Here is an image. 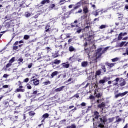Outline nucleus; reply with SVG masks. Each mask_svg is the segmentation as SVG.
Returning a JSON list of instances; mask_svg holds the SVG:
<instances>
[{"mask_svg": "<svg viewBox=\"0 0 128 128\" xmlns=\"http://www.w3.org/2000/svg\"><path fill=\"white\" fill-rule=\"evenodd\" d=\"M100 120L101 122H102L103 124H106V122H108V119H106V117H104L102 118H100Z\"/></svg>", "mask_w": 128, "mask_h": 128, "instance_id": "a878e982", "label": "nucleus"}, {"mask_svg": "<svg viewBox=\"0 0 128 128\" xmlns=\"http://www.w3.org/2000/svg\"><path fill=\"white\" fill-rule=\"evenodd\" d=\"M94 116L95 120H98L100 118V112L98 111H95L94 112Z\"/></svg>", "mask_w": 128, "mask_h": 128, "instance_id": "f3484780", "label": "nucleus"}, {"mask_svg": "<svg viewBox=\"0 0 128 128\" xmlns=\"http://www.w3.org/2000/svg\"><path fill=\"white\" fill-rule=\"evenodd\" d=\"M88 44V42H86V44H84V52H88V48H86Z\"/></svg>", "mask_w": 128, "mask_h": 128, "instance_id": "c85d7f7f", "label": "nucleus"}, {"mask_svg": "<svg viewBox=\"0 0 128 128\" xmlns=\"http://www.w3.org/2000/svg\"><path fill=\"white\" fill-rule=\"evenodd\" d=\"M96 96L97 98H102V95L100 94V93H99L96 94Z\"/></svg>", "mask_w": 128, "mask_h": 128, "instance_id": "49530a36", "label": "nucleus"}, {"mask_svg": "<svg viewBox=\"0 0 128 128\" xmlns=\"http://www.w3.org/2000/svg\"><path fill=\"white\" fill-rule=\"evenodd\" d=\"M54 58H58V54H54Z\"/></svg>", "mask_w": 128, "mask_h": 128, "instance_id": "13d9d810", "label": "nucleus"}, {"mask_svg": "<svg viewBox=\"0 0 128 128\" xmlns=\"http://www.w3.org/2000/svg\"><path fill=\"white\" fill-rule=\"evenodd\" d=\"M30 16H32V14L28 12H26L25 14V16H26V18H30Z\"/></svg>", "mask_w": 128, "mask_h": 128, "instance_id": "4c0bfd02", "label": "nucleus"}, {"mask_svg": "<svg viewBox=\"0 0 128 128\" xmlns=\"http://www.w3.org/2000/svg\"><path fill=\"white\" fill-rule=\"evenodd\" d=\"M98 128H104V124H100L98 126Z\"/></svg>", "mask_w": 128, "mask_h": 128, "instance_id": "c03bdc74", "label": "nucleus"}, {"mask_svg": "<svg viewBox=\"0 0 128 128\" xmlns=\"http://www.w3.org/2000/svg\"><path fill=\"white\" fill-rule=\"evenodd\" d=\"M81 106H86V104L85 102H82V103L81 104Z\"/></svg>", "mask_w": 128, "mask_h": 128, "instance_id": "4d7b16f0", "label": "nucleus"}, {"mask_svg": "<svg viewBox=\"0 0 128 128\" xmlns=\"http://www.w3.org/2000/svg\"><path fill=\"white\" fill-rule=\"evenodd\" d=\"M102 48H100L97 50V52H96V56H98H98L96 57L97 60L100 58L102 56V54L100 53L102 52Z\"/></svg>", "mask_w": 128, "mask_h": 128, "instance_id": "39448f33", "label": "nucleus"}, {"mask_svg": "<svg viewBox=\"0 0 128 128\" xmlns=\"http://www.w3.org/2000/svg\"><path fill=\"white\" fill-rule=\"evenodd\" d=\"M101 74H102V70L101 69H100V70H98V71H96V76H99Z\"/></svg>", "mask_w": 128, "mask_h": 128, "instance_id": "5701e85b", "label": "nucleus"}, {"mask_svg": "<svg viewBox=\"0 0 128 128\" xmlns=\"http://www.w3.org/2000/svg\"><path fill=\"white\" fill-rule=\"evenodd\" d=\"M13 50H18V46H13Z\"/></svg>", "mask_w": 128, "mask_h": 128, "instance_id": "de8ad7c7", "label": "nucleus"}, {"mask_svg": "<svg viewBox=\"0 0 128 128\" xmlns=\"http://www.w3.org/2000/svg\"><path fill=\"white\" fill-rule=\"evenodd\" d=\"M90 100H94V96H90Z\"/></svg>", "mask_w": 128, "mask_h": 128, "instance_id": "e2e57ef3", "label": "nucleus"}, {"mask_svg": "<svg viewBox=\"0 0 128 128\" xmlns=\"http://www.w3.org/2000/svg\"><path fill=\"white\" fill-rule=\"evenodd\" d=\"M126 44V42H122V43H120V48H122V46H124V44Z\"/></svg>", "mask_w": 128, "mask_h": 128, "instance_id": "37998d69", "label": "nucleus"}, {"mask_svg": "<svg viewBox=\"0 0 128 128\" xmlns=\"http://www.w3.org/2000/svg\"><path fill=\"white\" fill-rule=\"evenodd\" d=\"M123 54L124 56H126V54H127V56H128V48L126 50V53H124Z\"/></svg>", "mask_w": 128, "mask_h": 128, "instance_id": "bf43d9fd", "label": "nucleus"}, {"mask_svg": "<svg viewBox=\"0 0 128 128\" xmlns=\"http://www.w3.org/2000/svg\"><path fill=\"white\" fill-rule=\"evenodd\" d=\"M72 78H70L68 80L66 81L65 84H68V82H72Z\"/></svg>", "mask_w": 128, "mask_h": 128, "instance_id": "8fccbe9b", "label": "nucleus"}, {"mask_svg": "<svg viewBox=\"0 0 128 128\" xmlns=\"http://www.w3.org/2000/svg\"><path fill=\"white\" fill-rule=\"evenodd\" d=\"M99 84H106V80H104V79L102 80H100L99 82Z\"/></svg>", "mask_w": 128, "mask_h": 128, "instance_id": "e433bc0d", "label": "nucleus"}, {"mask_svg": "<svg viewBox=\"0 0 128 128\" xmlns=\"http://www.w3.org/2000/svg\"><path fill=\"white\" fill-rule=\"evenodd\" d=\"M16 62V57H13L11 60H10L8 64L4 67V70H8V68H12V64Z\"/></svg>", "mask_w": 128, "mask_h": 128, "instance_id": "f257e3e1", "label": "nucleus"}, {"mask_svg": "<svg viewBox=\"0 0 128 128\" xmlns=\"http://www.w3.org/2000/svg\"><path fill=\"white\" fill-rule=\"evenodd\" d=\"M106 66H108V68H110V70H112V68H114V66H116V63H110L108 62H106L105 64Z\"/></svg>", "mask_w": 128, "mask_h": 128, "instance_id": "20e7f679", "label": "nucleus"}, {"mask_svg": "<svg viewBox=\"0 0 128 128\" xmlns=\"http://www.w3.org/2000/svg\"><path fill=\"white\" fill-rule=\"evenodd\" d=\"M27 88L28 90H32V86H30V84H28L27 85Z\"/></svg>", "mask_w": 128, "mask_h": 128, "instance_id": "09e8293b", "label": "nucleus"}, {"mask_svg": "<svg viewBox=\"0 0 128 128\" xmlns=\"http://www.w3.org/2000/svg\"><path fill=\"white\" fill-rule=\"evenodd\" d=\"M112 62H118V58H116L112 59Z\"/></svg>", "mask_w": 128, "mask_h": 128, "instance_id": "ea45409f", "label": "nucleus"}, {"mask_svg": "<svg viewBox=\"0 0 128 128\" xmlns=\"http://www.w3.org/2000/svg\"><path fill=\"white\" fill-rule=\"evenodd\" d=\"M122 122V119L120 118H119L116 120V122Z\"/></svg>", "mask_w": 128, "mask_h": 128, "instance_id": "774afa93", "label": "nucleus"}, {"mask_svg": "<svg viewBox=\"0 0 128 128\" xmlns=\"http://www.w3.org/2000/svg\"><path fill=\"white\" fill-rule=\"evenodd\" d=\"M124 36V34L122 32L120 33L118 37V40H122V36Z\"/></svg>", "mask_w": 128, "mask_h": 128, "instance_id": "cd10ccee", "label": "nucleus"}, {"mask_svg": "<svg viewBox=\"0 0 128 128\" xmlns=\"http://www.w3.org/2000/svg\"><path fill=\"white\" fill-rule=\"evenodd\" d=\"M18 62H19L18 64H20V62L22 64H24V58H19L18 60Z\"/></svg>", "mask_w": 128, "mask_h": 128, "instance_id": "a19ab883", "label": "nucleus"}, {"mask_svg": "<svg viewBox=\"0 0 128 128\" xmlns=\"http://www.w3.org/2000/svg\"><path fill=\"white\" fill-rule=\"evenodd\" d=\"M71 128H76V126L74 124H73L71 126Z\"/></svg>", "mask_w": 128, "mask_h": 128, "instance_id": "0e129e2a", "label": "nucleus"}, {"mask_svg": "<svg viewBox=\"0 0 128 128\" xmlns=\"http://www.w3.org/2000/svg\"><path fill=\"white\" fill-rule=\"evenodd\" d=\"M50 0H44L43 1H42L41 2V6H44V4H50Z\"/></svg>", "mask_w": 128, "mask_h": 128, "instance_id": "a211bd4d", "label": "nucleus"}, {"mask_svg": "<svg viewBox=\"0 0 128 128\" xmlns=\"http://www.w3.org/2000/svg\"><path fill=\"white\" fill-rule=\"evenodd\" d=\"M54 8H56V4H52L49 7V8H50V10H54Z\"/></svg>", "mask_w": 128, "mask_h": 128, "instance_id": "c9c22d12", "label": "nucleus"}, {"mask_svg": "<svg viewBox=\"0 0 128 128\" xmlns=\"http://www.w3.org/2000/svg\"><path fill=\"white\" fill-rule=\"evenodd\" d=\"M120 78H117L114 81H112V82H116V84H114V86H118V82H120Z\"/></svg>", "mask_w": 128, "mask_h": 128, "instance_id": "7c9ffc66", "label": "nucleus"}, {"mask_svg": "<svg viewBox=\"0 0 128 128\" xmlns=\"http://www.w3.org/2000/svg\"><path fill=\"white\" fill-rule=\"evenodd\" d=\"M69 51L70 52H76V48H74V46H71L69 48Z\"/></svg>", "mask_w": 128, "mask_h": 128, "instance_id": "412c9836", "label": "nucleus"}, {"mask_svg": "<svg viewBox=\"0 0 128 128\" xmlns=\"http://www.w3.org/2000/svg\"><path fill=\"white\" fill-rule=\"evenodd\" d=\"M24 86H20V88H18L16 90V92H24L26 90L23 89Z\"/></svg>", "mask_w": 128, "mask_h": 128, "instance_id": "1a4fd4ad", "label": "nucleus"}, {"mask_svg": "<svg viewBox=\"0 0 128 128\" xmlns=\"http://www.w3.org/2000/svg\"><path fill=\"white\" fill-rule=\"evenodd\" d=\"M26 2L23 1L21 4H20V8H28L30 6V4H29L28 5H27L26 4Z\"/></svg>", "mask_w": 128, "mask_h": 128, "instance_id": "6e6552de", "label": "nucleus"}, {"mask_svg": "<svg viewBox=\"0 0 128 128\" xmlns=\"http://www.w3.org/2000/svg\"><path fill=\"white\" fill-rule=\"evenodd\" d=\"M106 104L104 102L98 106V108L102 109V112H104V108H106Z\"/></svg>", "mask_w": 128, "mask_h": 128, "instance_id": "0eeeda50", "label": "nucleus"}, {"mask_svg": "<svg viewBox=\"0 0 128 128\" xmlns=\"http://www.w3.org/2000/svg\"><path fill=\"white\" fill-rule=\"evenodd\" d=\"M108 26L106 25H102L100 28V30H104V28H106Z\"/></svg>", "mask_w": 128, "mask_h": 128, "instance_id": "473e14b6", "label": "nucleus"}, {"mask_svg": "<svg viewBox=\"0 0 128 128\" xmlns=\"http://www.w3.org/2000/svg\"><path fill=\"white\" fill-rule=\"evenodd\" d=\"M58 72L56 71V72H54L52 74L51 76H52V78H54V76H58Z\"/></svg>", "mask_w": 128, "mask_h": 128, "instance_id": "b1692460", "label": "nucleus"}, {"mask_svg": "<svg viewBox=\"0 0 128 128\" xmlns=\"http://www.w3.org/2000/svg\"><path fill=\"white\" fill-rule=\"evenodd\" d=\"M88 66V62H84L82 63V68H86Z\"/></svg>", "mask_w": 128, "mask_h": 128, "instance_id": "aec40b11", "label": "nucleus"}, {"mask_svg": "<svg viewBox=\"0 0 128 128\" xmlns=\"http://www.w3.org/2000/svg\"><path fill=\"white\" fill-rule=\"evenodd\" d=\"M104 80H105V82H108L110 80V78H108V77H104Z\"/></svg>", "mask_w": 128, "mask_h": 128, "instance_id": "58836bf2", "label": "nucleus"}, {"mask_svg": "<svg viewBox=\"0 0 128 128\" xmlns=\"http://www.w3.org/2000/svg\"><path fill=\"white\" fill-rule=\"evenodd\" d=\"M100 14V12H96V14H94L95 16H98Z\"/></svg>", "mask_w": 128, "mask_h": 128, "instance_id": "680f3d73", "label": "nucleus"}, {"mask_svg": "<svg viewBox=\"0 0 128 128\" xmlns=\"http://www.w3.org/2000/svg\"><path fill=\"white\" fill-rule=\"evenodd\" d=\"M126 84V81H124L122 83L120 84V86L121 88H122V86H124Z\"/></svg>", "mask_w": 128, "mask_h": 128, "instance_id": "72a5a7b5", "label": "nucleus"}, {"mask_svg": "<svg viewBox=\"0 0 128 128\" xmlns=\"http://www.w3.org/2000/svg\"><path fill=\"white\" fill-rule=\"evenodd\" d=\"M72 14V11L66 13L64 14V16L62 18V19L66 20V18H70V14Z\"/></svg>", "mask_w": 128, "mask_h": 128, "instance_id": "9d476101", "label": "nucleus"}, {"mask_svg": "<svg viewBox=\"0 0 128 128\" xmlns=\"http://www.w3.org/2000/svg\"><path fill=\"white\" fill-rule=\"evenodd\" d=\"M128 94V92H126L123 93H120L118 94H116L115 96V98H118L121 97V98H124L125 96H126V94Z\"/></svg>", "mask_w": 128, "mask_h": 128, "instance_id": "7ed1b4c3", "label": "nucleus"}, {"mask_svg": "<svg viewBox=\"0 0 128 128\" xmlns=\"http://www.w3.org/2000/svg\"><path fill=\"white\" fill-rule=\"evenodd\" d=\"M62 62V61L60 60H58V59L56 60L54 62V64H60Z\"/></svg>", "mask_w": 128, "mask_h": 128, "instance_id": "c756f323", "label": "nucleus"}, {"mask_svg": "<svg viewBox=\"0 0 128 128\" xmlns=\"http://www.w3.org/2000/svg\"><path fill=\"white\" fill-rule=\"evenodd\" d=\"M4 106H8V102H6V101H5L4 102Z\"/></svg>", "mask_w": 128, "mask_h": 128, "instance_id": "6e6d98bb", "label": "nucleus"}, {"mask_svg": "<svg viewBox=\"0 0 128 128\" xmlns=\"http://www.w3.org/2000/svg\"><path fill=\"white\" fill-rule=\"evenodd\" d=\"M28 114L30 116H36V112L34 111H31L28 112Z\"/></svg>", "mask_w": 128, "mask_h": 128, "instance_id": "bb28decb", "label": "nucleus"}, {"mask_svg": "<svg viewBox=\"0 0 128 128\" xmlns=\"http://www.w3.org/2000/svg\"><path fill=\"white\" fill-rule=\"evenodd\" d=\"M74 98H80V94H76L74 96Z\"/></svg>", "mask_w": 128, "mask_h": 128, "instance_id": "603ef678", "label": "nucleus"}, {"mask_svg": "<svg viewBox=\"0 0 128 128\" xmlns=\"http://www.w3.org/2000/svg\"><path fill=\"white\" fill-rule=\"evenodd\" d=\"M78 21L77 20H76L74 22L71 24V27L72 28H76L78 27V24H78Z\"/></svg>", "mask_w": 128, "mask_h": 128, "instance_id": "4468645a", "label": "nucleus"}, {"mask_svg": "<svg viewBox=\"0 0 128 128\" xmlns=\"http://www.w3.org/2000/svg\"><path fill=\"white\" fill-rule=\"evenodd\" d=\"M64 88H66L65 86H62L60 88L56 89L55 90V92H62V90H64Z\"/></svg>", "mask_w": 128, "mask_h": 128, "instance_id": "6ab92c4d", "label": "nucleus"}, {"mask_svg": "<svg viewBox=\"0 0 128 128\" xmlns=\"http://www.w3.org/2000/svg\"><path fill=\"white\" fill-rule=\"evenodd\" d=\"M44 86H48V84H50V82L48 81V82H44Z\"/></svg>", "mask_w": 128, "mask_h": 128, "instance_id": "a18cd8bd", "label": "nucleus"}, {"mask_svg": "<svg viewBox=\"0 0 128 128\" xmlns=\"http://www.w3.org/2000/svg\"><path fill=\"white\" fill-rule=\"evenodd\" d=\"M74 30L76 31L77 34H80V32H82V27L78 26L75 28Z\"/></svg>", "mask_w": 128, "mask_h": 128, "instance_id": "ddd939ff", "label": "nucleus"}, {"mask_svg": "<svg viewBox=\"0 0 128 128\" xmlns=\"http://www.w3.org/2000/svg\"><path fill=\"white\" fill-rule=\"evenodd\" d=\"M6 28H10V22H7L5 24Z\"/></svg>", "mask_w": 128, "mask_h": 128, "instance_id": "f704fd0d", "label": "nucleus"}, {"mask_svg": "<svg viewBox=\"0 0 128 128\" xmlns=\"http://www.w3.org/2000/svg\"><path fill=\"white\" fill-rule=\"evenodd\" d=\"M94 40V36L92 35H90L88 38V41L90 42Z\"/></svg>", "mask_w": 128, "mask_h": 128, "instance_id": "2f4dec72", "label": "nucleus"}, {"mask_svg": "<svg viewBox=\"0 0 128 128\" xmlns=\"http://www.w3.org/2000/svg\"><path fill=\"white\" fill-rule=\"evenodd\" d=\"M52 30H50V25L48 24L45 28V32H50Z\"/></svg>", "mask_w": 128, "mask_h": 128, "instance_id": "dca6fc26", "label": "nucleus"}, {"mask_svg": "<svg viewBox=\"0 0 128 128\" xmlns=\"http://www.w3.org/2000/svg\"><path fill=\"white\" fill-rule=\"evenodd\" d=\"M30 38V36L28 35H25L24 36V40H29Z\"/></svg>", "mask_w": 128, "mask_h": 128, "instance_id": "79ce46f5", "label": "nucleus"}, {"mask_svg": "<svg viewBox=\"0 0 128 128\" xmlns=\"http://www.w3.org/2000/svg\"><path fill=\"white\" fill-rule=\"evenodd\" d=\"M101 68L102 70H103L104 72H106V67L105 65H102Z\"/></svg>", "mask_w": 128, "mask_h": 128, "instance_id": "393cba45", "label": "nucleus"}, {"mask_svg": "<svg viewBox=\"0 0 128 128\" xmlns=\"http://www.w3.org/2000/svg\"><path fill=\"white\" fill-rule=\"evenodd\" d=\"M28 68H32V64H31L30 65H28Z\"/></svg>", "mask_w": 128, "mask_h": 128, "instance_id": "69168bd1", "label": "nucleus"}, {"mask_svg": "<svg viewBox=\"0 0 128 128\" xmlns=\"http://www.w3.org/2000/svg\"><path fill=\"white\" fill-rule=\"evenodd\" d=\"M114 118H109V120H110V122H114Z\"/></svg>", "mask_w": 128, "mask_h": 128, "instance_id": "338daca9", "label": "nucleus"}, {"mask_svg": "<svg viewBox=\"0 0 128 128\" xmlns=\"http://www.w3.org/2000/svg\"><path fill=\"white\" fill-rule=\"evenodd\" d=\"M50 118V114H44L42 117V122L44 123V121L46 120V118Z\"/></svg>", "mask_w": 128, "mask_h": 128, "instance_id": "423d86ee", "label": "nucleus"}, {"mask_svg": "<svg viewBox=\"0 0 128 128\" xmlns=\"http://www.w3.org/2000/svg\"><path fill=\"white\" fill-rule=\"evenodd\" d=\"M8 75L6 74H4L3 76V78H8Z\"/></svg>", "mask_w": 128, "mask_h": 128, "instance_id": "5fc2aeb1", "label": "nucleus"}, {"mask_svg": "<svg viewBox=\"0 0 128 128\" xmlns=\"http://www.w3.org/2000/svg\"><path fill=\"white\" fill-rule=\"evenodd\" d=\"M82 8V2H78L76 4V6L74 8L73 10H78V8Z\"/></svg>", "mask_w": 128, "mask_h": 128, "instance_id": "9b49d317", "label": "nucleus"}, {"mask_svg": "<svg viewBox=\"0 0 128 128\" xmlns=\"http://www.w3.org/2000/svg\"><path fill=\"white\" fill-rule=\"evenodd\" d=\"M3 88H8V85H4L3 86Z\"/></svg>", "mask_w": 128, "mask_h": 128, "instance_id": "052dcab7", "label": "nucleus"}, {"mask_svg": "<svg viewBox=\"0 0 128 128\" xmlns=\"http://www.w3.org/2000/svg\"><path fill=\"white\" fill-rule=\"evenodd\" d=\"M34 78V77L32 78V80H31V82H33L34 86H37L40 84V80H38L37 78L36 79H33Z\"/></svg>", "mask_w": 128, "mask_h": 128, "instance_id": "f03ea898", "label": "nucleus"}, {"mask_svg": "<svg viewBox=\"0 0 128 128\" xmlns=\"http://www.w3.org/2000/svg\"><path fill=\"white\" fill-rule=\"evenodd\" d=\"M62 66L64 68H70V64H68V62H66V63H62Z\"/></svg>", "mask_w": 128, "mask_h": 128, "instance_id": "f8f14e48", "label": "nucleus"}, {"mask_svg": "<svg viewBox=\"0 0 128 128\" xmlns=\"http://www.w3.org/2000/svg\"><path fill=\"white\" fill-rule=\"evenodd\" d=\"M83 12L84 14H88V12H90V10H88V8L86 6H84L83 8Z\"/></svg>", "mask_w": 128, "mask_h": 128, "instance_id": "2eb2a0df", "label": "nucleus"}, {"mask_svg": "<svg viewBox=\"0 0 128 128\" xmlns=\"http://www.w3.org/2000/svg\"><path fill=\"white\" fill-rule=\"evenodd\" d=\"M68 60L69 62H74L76 61V57L74 55L72 57H70L68 59Z\"/></svg>", "mask_w": 128, "mask_h": 128, "instance_id": "4be33fe9", "label": "nucleus"}, {"mask_svg": "<svg viewBox=\"0 0 128 128\" xmlns=\"http://www.w3.org/2000/svg\"><path fill=\"white\" fill-rule=\"evenodd\" d=\"M82 10L80 9L78 12H76V14H82Z\"/></svg>", "mask_w": 128, "mask_h": 128, "instance_id": "864d4df0", "label": "nucleus"}, {"mask_svg": "<svg viewBox=\"0 0 128 128\" xmlns=\"http://www.w3.org/2000/svg\"><path fill=\"white\" fill-rule=\"evenodd\" d=\"M30 82V78H28L25 79L24 80V82Z\"/></svg>", "mask_w": 128, "mask_h": 128, "instance_id": "3c124183", "label": "nucleus"}]
</instances>
